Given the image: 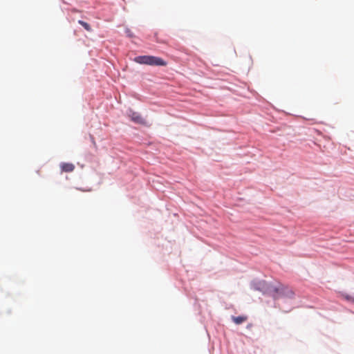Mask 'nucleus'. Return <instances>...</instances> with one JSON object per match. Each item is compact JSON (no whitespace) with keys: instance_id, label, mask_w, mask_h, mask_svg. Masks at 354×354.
Instances as JSON below:
<instances>
[{"instance_id":"obj_1","label":"nucleus","mask_w":354,"mask_h":354,"mask_svg":"<svg viewBox=\"0 0 354 354\" xmlns=\"http://www.w3.org/2000/svg\"><path fill=\"white\" fill-rule=\"evenodd\" d=\"M267 292L271 295L274 299H277L281 295L287 294V295L292 296L294 295L291 290L284 286L280 285L279 286H270L267 289Z\"/></svg>"},{"instance_id":"obj_2","label":"nucleus","mask_w":354,"mask_h":354,"mask_svg":"<svg viewBox=\"0 0 354 354\" xmlns=\"http://www.w3.org/2000/svg\"><path fill=\"white\" fill-rule=\"evenodd\" d=\"M167 62H165L163 59L158 57L150 55L149 66H167Z\"/></svg>"},{"instance_id":"obj_5","label":"nucleus","mask_w":354,"mask_h":354,"mask_svg":"<svg viewBox=\"0 0 354 354\" xmlns=\"http://www.w3.org/2000/svg\"><path fill=\"white\" fill-rule=\"evenodd\" d=\"M60 167L63 172H72L75 169L74 165L68 162L62 163Z\"/></svg>"},{"instance_id":"obj_3","label":"nucleus","mask_w":354,"mask_h":354,"mask_svg":"<svg viewBox=\"0 0 354 354\" xmlns=\"http://www.w3.org/2000/svg\"><path fill=\"white\" fill-rule=\"evenodd\" d=\"M134 62L140 64L149 65L150 55H140L134 58Z\"/></svg>"},{"instance_id":"obj_8","label":"nucleus","mask_w":354,"mask_h":354,"mask_svg":"<svg viewBox=\"0 0 354 354\" xmlns=\"http://www.w3.org/2000/svg\"><path fill=\"white\" fill-rule=\"evenodd\" d=\"M342 297L347 301L354 303V295H342Z\"/></svg>"},{"instance_id":"obj_6","label":"nucleus","mask_w":354,"mask_h":354,"mask_svg":"<svg viewBox=\"0 0 354 354\" xmlns=\"http://www.w3.org/2000/svg\"><path fill=\"white\" fill-rule=\"evenodd\" d=\"M232 319L236 324L239 325V324H241L242 323L247 321L248 317H247V316H245V315H241V316H238V317L232 316Z\"/></svg>"},{"instance_id":"obj_4","label":"nucleus","mask_w":354,"mask_h":354,"mask_svg":"<svg viewBox=\"0 0 354 354\" xmlns=\"http://www.w3.org/2000/svg\"><path fill=\"white\" fill-rule=\"evenodd\" d=\"M131 120L138 124H144L145 120L142 118V116L136 112H131L129 115Z\"/></svg>"},{"instance_id":"obj_7","label":"nucleus","mask_w":354,"mask_h":354,"mask_svg":"<svg viewBox=\"0 0 354 354\" xmlns=\"http://www.w3.org/2000/svg\"><path fill=\"white\" fill-rule=\"evenodd\" d=\"M78 23L81 26H82L87 31H89V32L91 31V28L90 25L88 23L85 22V21H84L82 20H79Z\"/></svg>"}]
</instances>
